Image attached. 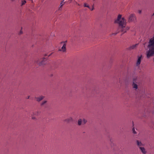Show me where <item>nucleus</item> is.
I'll use <instances>...</instances> for the list:
<instances>
[{
    "mask_svg": "<svg viewBox=\"0 0 154 154\" xmlns=\"http://www.w3.org/2000/svg\"><path fill=\"white\" fill-rule=\"evenodd\" d=\"M115 22L119 25V29L121 32L124 33L128 30L129 28L128 26H126V21L124 17L122 18V15H119Z\"/></svg>",
    "mask_w": 154,
    "mask_h": 154,
    "instance_id": "nucleus-1",
    "label": "nucleus"
},
{
    "mask_svg": "<svg viewBox=\"0 0 154 154\" xmlns=\"http://www.w3.org/2000/svg\"><path fill=\"white\" fill-rule=\"evenodd\" d=\"M47 59L44 58L42 59L38 60L35 61L36 63L39 66L43 65L47 63Z\"/></svg>",
    "mask_w": 154,
    "mask_h": 154,
    "instance_id": "nucleus-2",
    "label": "nucleus"
},
{
    "mask_svg": "<svg viewBox=\"0 0 154 154\" xmlns=\"http://www.w3.org/2000/svg\"><path fill=\"white\" fill-rule=\"evenodd\" d=\"M136 19L135 15L134 14H131L128 18V21L129 22L134 21Z\"/></svg>",
    "mask_w": 154,
    "mask_h": 154,
    "instance_id": "nucleus-3",
    "label": "nucleus"
},
{
    "mask_svg": "<svg viewBox=\"0 0 154 154\" xmlns=\"http://www.w3.org/2000/svg\"><path fill=\"white\" fill-rule=\"evenodd\" d=\"M63 43V45L62 47L61 48V49H59V51H62L63 52H65L66 51V43H67V41H65L64 42H62L61 43Z\"/></svg>",
    "mask_w": 154,
    "mask_h": 154,
    "instance_id": "nucleus-4",
    "label": "nucleus"
},
{
    "mask_svg": "<svg viewBox=\"0 0 154 154\" xmlns=\"http://www.w3.org/2000/svg\"><path fill=\"white\" fill-rule=\"evenodd\" d=\"M142 57V55H141V56H138V59H137V66H139L140 63V62H141V59Z\"/></svg>",
    "mask_w": 154,
    "mask_h": 154,
    "instance_id": "nucleus-5",
    "label": "nucleus"
},
{
    "mask_svg": "<svg viewBox=\"0 0 154 154\" xmlns=\"http://www.w3.org/2000/svg\"><path fill=\"white\" fill-rule=\"evenodd\" d=\"M44 98V97L43 96H40L39 97H36V101L38 102H39L42 100H43Z\"/></svg>",
    "mask_w": 154,
    "mask_h": 154,
    "instance_id": "nucleus-6",
    "label": "nucleus"
},
{
    "mask_svg": "<svg viewBox=\"0 0 154 154\" xmlns=\"http://www.w3.org/2000/svg\"><path fill=\"white\" fill-rule=\"evenodd\" d=\"M47 101L45 100L43 101L41 103V106L42 107H45L46 106Z\"/></svg>",
    "mask_w": 154,
    "mask_h": 154,
    "instance_id": "nucleus-7",
    "label": "nucleus"
},
{
    "mask_svg": "<svg viewBox=\"0 0 154 154\" xmlns=\"http://www.w3.org/2000/svg\"><path fill=\"white\" fill-rule=\"evenodd\" d=\"M139 148H140V150H141L142 152L144 154H145L146 153V151L145 150V149L144 147H140Z\"/></svg>",
    "mask_w": 154,
    "mask_h": 154,
    "instance_id": "nucleus-8",
    "label": "nucleus"
},
{
    "mask_svg": "<svg viewBox=\"0 0 154 154\" xmlns=\"http://www.w3.org/2000/svg\"><path fill=\"white\" fill-rule=\"evenodd\" d=\"M72 121V118L70 117L67 119L65 120L64 121L65 122H71Z\"/></svg>",
    "mask_w": 154,
    "mask_h": 154,
    "instance_id": "nucleus-9",
    "label": "nucleus"
},
{
    "mask_svg": "<svg viewBox=\"0 0 154 154\" xmlns=\"http://www.w3.org/2000/svg\"><path fill=\"white\" fill-rule=\"evenodd\" d=\"M137 144L139 146H141L143 145V143L140 142L138 140H137Z\"/></svg>",
    "mask_w": 154,
    "mask_h": 154,
    "instance_id": "nucleus-10",
    "label": "nucleus"
},
{
    "mask_svg": "<svg viewBox=\"0 0 154 154\" xmlns=\"http://www.w3.org/2000/svg\"><path fill=\"white\" fill-rule=\"evenodd\" d=\"M64 0H63V1L61 3H60V8H59V10H61V8H62V7L63 6V5L65 3V2H63L64 1Z\"/></svg>",
    "mask_w": 154,
    "mask_h": 154,
    "instance_id": "nucleus-11",
    "label": "nucleus"
},
{
    "mask_svg": "<svg viewBox=\"0 0 154 154\" xmlns=\"http://www.w3.org/2000/svg\"><path fill=\"white\" fill-rule=\"evenodd\" d=\"M137 44H136L133 45L130 47V49H134L135 48L137 47Z\"/></svg>",
    "mask_w": 154,
    "mask_h": 154,
    "instance_id": "nucleus-12",
    "label": "nucleus"
},
{
    "mask_svg": "<svg viewBox=\"0 0 154 154\" xmlns=\"http://www.w3.org/2000/svg\"><path fill=\"white\" fill-rule=\"evenodd\" d=\"M40 112L37 111L36 112H35L34 113V115H35L38 116L40 115Z\"/></svg>",
    "mask_w": 154,
    "mask_h": 154,
    "instance_id": "nucleus-13",
    "label": "nucleus"
},
{
    "mask_svg": "<svg viewBox=\"0 0 154 154\" xmlns=\"http://www.w3.org/2000/svg\"><path fill=\"white\" fill-rule=\"evenodd\" d=\"M133 88H135V89H137V85L136 84L134 83V82L133 84Z\"/></svg>",
    "mask_w": 154,
    "mask_h": 154,
    "instance_id": "nucleus-14",
    "label": "nucleus"
},
{
    "mask_svg": "<svg viewBox=\"0 0 154 154\" xmlns=\"http://www.w3.org/2000/svg\"><path fill=\"white\" fill-rule=\"evenodd\" d=\"M82 124V119H80L78 121V124L79 125H80Z\"/></svg>",
    "mask_w": 154,
    "mask_h": 154,
    "instance_id": "nucleus-15",
    "label": "nucleus"
},
{
    "mask_svg": "<svg viewBox=\"0 0 154 154\" xmlns=\"http://www.w3.org/2000/svg\"><path fill=\"white\" fill-rule=\"evenodd\" d=\"M26 3V2L25 0H24L22 1L21 4V6H22L24 5Z\"/></svg>",
    "mask_w": 154,
    "mask_h": 154,
    "instance_id": "nucleus-16",
    "label": "nucleus"
},
{
    "mask_svg": "<svg viewBox=\"0 0 154 154\" xmlns=\"http://www.w3.org/2000/svg\"><path fill=\"white\" fill-rule=\"evenodd\" d=\"M87 121L86 120L83 119H82V124H85L86 123Z\"/></svg>",
    "mask_w": 154,
    "mask_h": 154,
    "instance_id": "nucleus-17",
    "label": "nucleus"
},
{
    "mask_svg": "<svg viewBox=\"0 0 154 154\" xmlns=\"http://www.w3.org/2000/svg\"><path fill=\"white\" fill-rule=\"evenodd\" d=\"M84 6L85 7H88V8H89V6L88 5H87V4L86 3H85L84 4Z\"/></svg>",
    "mask_w": 154,
    "mask_h": 154,
    "instance_id": "nucleus-18",
    "label": "nucleus"
},
{
    "mask_svg": "<svg viewBox=\"0 0 154 154\" xmlns=\"http://www.w3.org/2000/svg\"><path fill=\"white\" fill-rule=\"evenodd\" d=\"M90 10H91V11H92L94 10V5H92V8H90V7H89V8Z\"/></svg>",
    "mask_w": 154,
    "mask_h": 154,
    "instance_id": "nucleus-19",
    "label": "nucleus"
},
{
    "mask_svg": "<svg viewBox=\"0 0 154 154\" xmlns=\"http://www.w3.org/2000/svg\"><path fill=\"white\" fill-rule=\"evenodd\" d=\"M132 131H133V133H134V134H136V131H135V129H134V128H133L132 129Z\"/></svg>",
    "mask_w": 154,
    "mask_h": 154,
    "instance_id": "nucleus-20",
    "label": "nucleus"
},
{
    "mask_svg": "<svg viewBox=\"0 0 154 154\" xmlns=\"http://www.w3.org/2000/svg\"><path fill=\"white\" fill-rule=\"evenodd\" d=\"M32 119H34V120H35V119H36V118H35V117L32 116Z\"/></svg>",
    "mask_w": 154,
    "mask_h": 154,
    "instance_id": "nucleus-21",
    "label": "nucleus"
},
{
    "mask_svg": "<svg viewBox=\"0 0 154 154\" xmlns=\"http://www.w3.org/2000/svg\"><path fill=\"white\" fill-rule=\"evenodd\" d=\"M118 33V32H117L116 33H112V35H116Z\"/></svg>",
    "mask_w": 154,
    "mask_h": 154,
    "instance_id": "nucleus-22",
    "label": "nucleus"
},
{
    "mask_svg": "<svg viewBox=\"0 0 154 154\" xmlns=\"http://www.w3.org/2000/svg\"><path fill=\"white\" fill-rule=\"evenodd\" d=\"M22 33H23L22 31V30H21L20 31V33H19V34H22Z\"/></svg>",
    "mask_w": 154,
    "mask_h": 154,
    "instance_id": "nucleus-23",
    "label": "nucleus"
},
{
    "mask_svg": "<svg viewBox=\"0 0 154 154\" xmlns=\"http://www.w3.org/2000/svg\"><path fill=\"white\" fill-rule=\"evenodd\" d=\"M138 12L139 14H140L141 13V10H139V11Z\"/></svg>",
    "mask_w": 154,
    "mask_h": 154,
    "instance_id": "nucleus-24",
    "label": "nucleus"
},
{
    "mask_svg": "<svg viewBox=\"0 0 154 154\" xmlns=\"http://www.w3.org/2000/svg\"><path fill=\"white\" fill-rule=\"evenodd\" d=\"M52 53H51V54H49V55H48V57H49V56H50L52 54Z\"/></svg>",
    "mask_w": 154,
    "mask_h": 154,
    "instance_id": "nucleus-25",
    "label": "nucleus"
},
{
    "mask_svg": "<svg viewBox=\"0 0 154 154\" xmlns=\"http://www.w3.org/2000/svg\"><path fill=\"white\" fill-rule=\"evenodd\" d=\"M29 96H28L27 97V98L28 99L29 98Z\"/></svg>",
    "mask_w": 154,
    "mask_h": 154,
    "instance_id": "nucleus-26",
    "label": "nucleus"
},
{
    "mask_svg": "<svg viewBox=\"0 0 154 154\" xmlns=\"http://www.w3.org/2000/svg\"><path fill=\"white\" fill-rule=\"evenodd\" d=\"M154 16V13L152 15V16Z\"/></svg>",
    "mask_w": 154,
    "mask_h": 154,
    "instance_id": "nucleus-27",
    "label": "nucleus"
},
{
    "mask_svg": "<svg viewBox=\"0 0 154 154\" xmlns=\"http://www.w3.org/2000/svg\"><path fill=\"white\" fill-rule=\"evenodd\" d=\"M78 5H79V4H78Z\"/></svg>",
    "mask_w": 154,
    "mask_h": 154,
    "instance_id": "nucleus-28",
    "label": "nucleus"
},
{
    "mask_svg": "<svg viewBox=\"0 0 154 154\" xmlns=\"http://www.w3.org/2000/svg\"><path fill=\"white\" fill-rule=\"evenodd\" d=\"M12 0V1H14V0Z\"/></svg>",
    "mask_w": 154,
    "mask_h": 154,
    "instance_id": "nucleus-29",
    "label": "nucleus"
}]
</instances>
